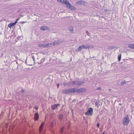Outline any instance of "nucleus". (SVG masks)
I'll list each match as a JSON object with an SVG mask.
<instances>
[{
  "mask_svg": "<svg viewBox=\"0 0 134 134\" xmlns=\"http://www.w3.org/2000/svg\"><path fill=\"white\" fill-rule=\"evenodd\" d=\"M75 88H69L68 89L63 90V93L65 94H70L72 93H75Z\"/></svg>",
  "mask_w": 134,
  "mask_h": 134,
  "instance_id": "obj_1",
  "label": "nucleus"
},
{
  "mask_svg": "<svg viewBox=\"0 0 134 134\" xmlns=\"http://www.w3.org/2000/svg\"><path fill=\"white\" fill-rule=\"evenodd\" d=\"M130 121V120L128 115H126V116L123 118L122 121L123 125H127L129 123Z\"/></svg>",
  "mask_w": 134,
  "mask_h": 134,
  "instance_id": "obj_2",
  "label": "nucleus"
},
{
  "mask_svg": "<svg viewBox=\"0 0 134 134\" xmlns=\"http://www.w3.org/2000/svg\"><path fill=\"white\" fill-rule=\"evenodd\" d=\"M93 113V110L92 108H90L87 110V111L85 113L86 115H90L92 116Z\"/></svg>",
  "mask_w": 134,
  "mask_h": 134,
  "instance_id": "obj_3",
  "label": "nucleus"
},
{
  "mask_svg": "<svg viewBox=\"0 0 134 134\" xmlns=\"http://www.w3.org/2000/svg\"><path fill=\"white\" fill-rule=\"evenodd\" d=\"M76 92L75 93H80L81 92H85L86 91V89L85 88H80L77 90L75 88Z\"/></svg>",
  "mask_w": 134,
  "mask_h": 134,
  "instance_id": "obj_4",
  "label": "nucleus"
},
{
  "mask_svg": "<svg viewBox=\"0 0 134 134\" xmlns=\"http://www.w3.org/2000/svg\"><path fill=\"white\" fill-rule=\"evenodd\" d=\"M66 7L68 8H69L72 10H76V8L72 5L69 2Z\"/></svg>",
  "mask_w": 134,
  "mask_h": 134,
  "instance_id": "obj_5",
  "label": "nucleus"
},
{
  "mask_svg": "<svg viewBox=\"0 0 134 134\" xmlns=\"http://www.w3.org/2000/svg\"><path fill=\"white\" fill-rule=\"evenodd\" d=\"M76 85L78 86L82 85L85 82L84 81H76Z\"/></svg>",
  "mask_w": 134,
  "mask_h": 134,
  "instance_id": "obj_6",
  "label": "nucleus"
},
{
  "mask_svg": "<svg viewBox=\"0 0 134 134\" xmlns=\"http://www.w3.org/2000/svg\"><path fill=\"white\" fill-rule=\"evenodd\" d=\"M40 29L42 31H45L46 30H49V28L48 27L45 26H43L41 27L40 28Z\"/></svg>",
  "mask_w": 134,
  "mask_h": 134,
  "instance_id": "obj_7",
  "label": "nucleus"
},
{
  "mask_svg": "<svg viewBox=\"0 0 134 134\" xmlns=\"http://www.w3.org/2000/svg\"><path fill=\"white\" fill-rule=\"evenodd\" d=\"M44 122H42L41 123V124L40 127L39 129V131L40 133H41V132L42 130L43 129V126L44 125Z\"/></svg>",
  "mask_w": 134,
  "mask_h": 134,
  "instance_id": "obj_8",
  "label": "nucleus"
},
{
  "mask_svg": "<svg viewBox=\"0 0 134 134\" xmlns=\"http://www.w3.org/2000/svg\"><path fill=\"white\" fill-rule=\"evenodd\" d=\"M16 23V22H15L14 23H11L8 25V26L9 27L11 28L12 26L15 25Z\"/></svg>",
  "mask_w": 134,
  "mask_h": 134,
  "instance_id": "obj_9",
  "label": "nucleus"
},
{
  "mask_svg": "<svg viewBox=\"0 0 134 134\" xmlns=\"http://www.w3.org/2000/svg\"><path fill=\"white\" fill-rule=\"evenodd\" d=\"M76 83L75 81H72L71 82H70L68 83V86H70L71 85H74Z\"/></svg>",
  "mask_w": 134,
  "mask_h": 134,
  "instance_id": "obj_10",
  "label": "nucleus"
},
{
  "mask_svg": "<svg viewBox=\"0 0 134 134\" xmlns=\"http://www.w3.org/2000/svg\"><path fill=\"white\" fill-rule=\"evenodd\" d=\"M39 114L37 113H35L34 115V120H37L39 118Z\"/></svg>",
  "mask_w": 134,
  "mask_h": 134,
  "instance_id": "obj_11",
  "label": "nucleus"
},
{
  "mask_svg": "<svg viewBox=\"0 0 134 134\" xmlns=\"http://www.w3.org/2000/svg\"><path fill=\"white\" fill-rule=\"evenodd\" d=\"M81 46L82 49H88L90 48V46L88 45H86L83 44Z\"/></svg>",
  "mask_w": 134,
  "mask_h": 134,
  "instance_id": "obj_12",
  "label": "nucleus"
},
{
  "mask_svg": "<svg viewBox=\"0 0 134 134\" xmlns=\"http://www.w3.org/2000/svg\"><path fill=\"white\" fill-rule=\"evenodd\" d=\"M53 45V44L51 43H48L46 44H45V47H51Z\"/></svg>",
  "mask_w": 134,
  "mask_h": 134,
  "instance_id": "obj_13",
  "label": "nucleus"
},
{
  "mask_svg": "<svg viewBox=\"0 0 134 134\" xmlns=\"http://www.w3.org/2000/svg\"><path fill=\"white\" fill-rule=\"evenodd\" d=\"M69 3V2L67 0H63L62 3L63 4H65L66 6Z\"/></svg>",
  "mask_w": 134,
  "mask_h": 134,
  "instance_id": "obj_14",
  "label": "nucleus"
},
{
  "mask_svg": "<svg viewBox=\"0 0 134 134\" xmlns=\"http://www.w3.org/2000/svg\"><path fill=\"white\" fill-rule=\"evenodd\" d=\"M59 105V104H55L52 106V108L53 110L55 109Z\"/></svg>",
  "mask_w": 134,
  "mask_h": 134,
  "instance_id": "obj_15",
  "label": "nucleus"
},
{
  "mask_svg": "<svg viewBox=\"0 0 134 134\" xmlns=\"http://www.w3.org/2000/svg\"><path fill=\"white\" fill-rule=\"evenodd\" d=\"M128 47L131 49H134V43L129 44Z\"/></svg>",
  "mask_w": 134,
  "mask_h": 134,
  "instance_id": "obj_16",
  "label": "nucleus"
},
{
  "mask_svg": "<svg viewBox=\"0 0 134 134\" xmlns=\"http://www.w3.org/2000/svg\"><path fill=\"white\" fill-rule=\"evenodd\" d=\"M68 30L70 31L71 32H73L74 30L73 27H70L68 28Z\"/></svg>",
  "mask_w": 134,
  "mask_h": 134,
  "instance_id": "obj_17",
  "label": "nucleus"
},
{
  "mask_svg": "<svg viewBox=\"0 0 134 134\" xmlns=\"http://www.w3.org/2000/svg\"><path fill=\"white\" fill-rule=\"evenodd\" d=\"M38 46L39 47L45 48V44H38Z\"/></svg>",
  "mask_w": 134,
  "mask_h": 134,
  "instance_id": "obj_18",
  "label": "nucleus"
},
{
  "mask_svg": "<svg viewBox=\"0 0 134 134\" xmlns=\"http://www.w3.org/2000/svg\"><path fill=\"white\" fill-rule=\"evenodd\" d=\"M60 44V43L58 41H55L54 42L53 45H58V44Z\"/></svg>",
  "mask_w": 134,
  "mask_h": 134,
  "instance_id": "obj_19",
  "label": "nucleus"
},
{
  "mask_svg": "<svg viewBox=\"0 0 134 134\" xmlns=\"http://www.w3.org/2000/svg\"><path fill=\"white\" fill-rule=\"evenodd\" d=\"M118 59L119 61H120L121 59V54H119L118 55Z\"/></svg>",
  "mask_w": 134,
  "mask_h": 134,
  "instance_id": "obj_20",
  "label": "nucleus"
},
{
  "mask_svg": "<svg viewBox=\"0 0 134 134\" xmlns=\"http://www.w3.org/2000/svg\"><path fill=\"white\" fill-rule=\"evenodd\" d=\"M82 49L81 47V46L79 47L78 48L76 49V51H78L81 50Z\"/></svg>",
  "mask_w": 134,
  "mask_h": 134,
  "instance_id": "obj_21",
  "label": "nucleus"
},
{
  "mask_svg": "<svg viewBox=\"0 0 134 134\" xmlns=\"http://www.w3.org/2000/svg\"><path fill=\"white\" fill-rule=\"evenodd\" d=\"M63 117V115L62 114H61L59 115V118L60 120H62Z\"/></svg>",
  "mask_w": 134,
  "mask_h": 134,
  "instance_id": "obj_22",
  "label": "nucleus"
},
{
  "mask_svg": "<svg viewBox=\"0 0 134 134\" xmlns=\"http://www.w3.org/2000/svg\"><path fill=\"white\" fill-rule=\"evenodd\" d=\"M64 129V127H63L61 129L60 131L62 133L63 132Z\"/></svg>",
  "mask_w": 134,
  "mask_h": 134,
  "instance_id": "obj_23",
  "label": "nucleus"
},
{
  "mask_svg": "<svg viewBox=\"0 0 134 134\" xmlns=\"http://www.w3.org/2000/svg\"><path fill=\"white\" fill-rule=\"evenodd\" d=\"M126 83V82L125 81H124V82H121V86H123L124 85V83Z\"/></svg>",
  "mask_w": 134,
  "mask_h": 134,
  "instance_id": "obj_24",
  "label": "nucleus"
},
{
  "mask_svg": "<svg viewBox=\"0 0 134 134\" xmlns=\"http://www.w3.org/2000/svg\"><path fill=\"white\" fill-rule=\"evenodd\" d=\"M35 108V109L36 110H37L38 109V107L37 106H35L34 107Z\"/></svg>",
  "mask_w": 134,
  "mask_h": 134,
  "instance_id": "obj_25",
  "label": "nucleus"
},
{
  "mask_svg": "<svg viewBox=\"0 0 134 134\" xmlns=\"http://www.w3.org/2000/svg\"><path fill=\"white\" fill-rule=\"evenodd\" d=\"M19 19L20 18H17L15 22H16L17 23L18 22V21Z\"/></svg>",
  "mask_w": 134,
  "mask_h": 134,
  "instance_id": "obj_26",
  "label": "nucleus"
},
{
  "mask_svg": "<svg viewBox=\"0 0 134 134\" xmlns=\"http://www.w3.org/2000/svg\"><path fill=\"white\" fill-rule=\"evenodd\" d=\"M100 124L99 123H98L97 124V126L98 127H99L100 126Z\"/></svg>",
  "mask_w": 134,
  "mask_h": 134,
  "instance_id": "obj_27",
  "label": "nucleus"
},
{
  "mask_svg": "<svg viewBox=\"0 0 134 134\" xmlns=\"http://www.w3.org/2000/svg\"><path fill=\"white\" fill-rule=\"evenodd\" d=\"M32 58L33 59V60L34 61V62H35V57L33 56L32 57Z\"/></svg>",
  "mask_w": 134,
  "mask_h": 134,
  "instance_id": "obj_28",
  "label": "nucleus"
},
{
  "mask_svg": "<svg viewBox=\"0 0 134 134\" xmlns=\"http://www.w3.org/2000/svg\"><path fill=\"white\" fill-rule=\"evenodd\" d=\"M63 0H57L58 2H59L62 3Z\"/></svg>",
  "mask_w": 134,
  "mask_h": 134,
  "instance_id": "obj_29",
  "label": "nucleus"
},
{
  "mask_svg": "<svg viewBox=\"0 0 134 134\" xmlns=\"http://www.w3.org/2000/svg\"><path fill=\"white\" fill-rule=\"evenodd\" d=\"M24 90L23 89H22L21 91V92L22 93H24Z\"/></svg>",
  "mask_w": 134,
  "mask_h": 134,
  "instance_id": "obj_30",
  "label": "nucleus"
},
{
  "mask_svg": "<svg viewBox=\"0 0 134 134\" xmlns=\"http://www.w3.org/2000/svg\"><path fill=\"white\" fill-rule=\"evenodd\" d=\"M95 105L97 106V102H96L95 103Z\"/></svg>",
  "mask_w": 134,
  "mask_h": 134,
  "instance_id": "obj_31",
  "label": "nucleus"
},
{
  "mask_svg": "<svg viewBox=\"0 0 134 134\" xmlns=\"http://www.w3.org/2000/svg\"><path fill=\"white\" fill-rule=\"evenodd\" d=\"M101 89L100 88V87H98L97 89L98 90H100Z\"/></svg>",
  "mask_w": 134,
  "mask_h": 134,
  "instance_id": "obj_32",
  "label": "nucleus"
},
{
  "mask_svg": "<svg viewBox=\"0 0 134 134\" xmlns=\"http://www.w3.org/2000/svg\"><path fill=\"white\" fill-rule=\"evenodd\" d=\"M102 134H105V132H103V133Z\"/></svg>",
  "mask_w": 134,
  "mask_h": 134,
  "instance_id": "obj_33",
  "label": "nucleus"
},
{
  "mask_svg": "<svg viewBox=\"0 0 134 134\" xmlns=\"http://www.w3.org/2000/svg\"><path fill=\"white\" fill-rule=\"evenodd\" d=\"M20 36H19V37H18V39H19V38H20Z\"/></svg>",
  "mask_w": 134,
  "mask_h": 134,
  "instance_id": "obj_34",
  "label": "nucleus"
},
{
  "mask_svg": "<svg viewBox=\"0 0 134 134\" xmlns=\"http://www.w3.org/2000/svg\"><path fill=\"white\" fill-rule=\"evenodd\" d=\"M51 125H52L53 123H51Z\"/></svg>",
  "mask_w": 134,
  "mask_h": 134,
  "instance_id": "obj_35",
  "label": "nucleus"
},
{
  "mask_svg": "<svg viewBox=\"0 0 134 134\" xmlns=\"http://www.w3.org/2000/svg\"><path fill=\"white\" fill-rule=\"evenodd\" d=\"M119 105H121V104H119Z\"/></svg>",
  "mask_w": 134,
  "mask_h": 134,
  "instance_id": "obj_36",
  "label": "nucleus"
},
{
  "mask_svg": "<svg viewBox=\"0 0 134 134\" xmlns=\"http://www.w3.org/2000/svg\"><path fill=\"white\" fill-rule=\"evenodd\" d=\"M69 127H68V129H69Z\"/></svg>",
  "mask_w": 134,
  "mask_h": 134,
  "instance_id": "obj_37",
  "label": "nucleus"
},
{
  "mask_svg": "<svg viewBox=\"0 0 134 134\" xmlns=\"http://www.w3.org/2000/svg\"><path fill=\"white\" fill-rule=\"evenodd\" d=\"M19 27H20V28H21L20 26H19Z\"/></svg>",
  "mask_w": 134,
  "mask_h": 134,
  "instance_id": "obj_38",
  "label": "nucleus"
},
{
  "mask_svg": "<svg viewBox=\"0 0 134 134\" xmlns=\"http://www.w3.org/2000/svg\"><path fill=\"white\" fill-rule=\"evenodd\" d=\"M25 63H27V62H25Z\"/></svg>",
  "mask_w": 134,
  "mask_h": 134,
  "instance_id": "obj_39",
  "label": "nucleus"
},
{
  "mask_svg": "<svg viewBox=\"0 0 134 134\" xmlns=\"http://www.w3.org/2000/svg\"><path fill=\"white\" fill-rule=\"evenodd\" d=\"M25 63H27V62H25Z\"/></svg>",
  "mask_w": 134,
  "mask_h": 134,
  "instance_id": "obj_40",
  "label": "nucleus"
}]
</instances>
